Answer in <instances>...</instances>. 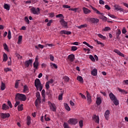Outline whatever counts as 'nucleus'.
<instances>
[{
	"mask_svg": "<svg viewBox=\"0 0 128 128\" xmlns=\"http://www.w3.org/2000/svg\"><path fill=\"white\" fill-rule=\"evenodd\" d=\"M96 104H98V106H100V104H102V98H97Z\"/></svg>",
	"mask_w": 128,
	"mask_h": 128,
	"instance_id": "nucleus-22",
	"label": "nucleus"
},
{
	"mask_svg": "<svg viewBox=\"0 0 128 128\" xmlns=\"http://www.w3.org/2000/svg\"><path fill=\"white\" fill-rule=\"evenodd\" d=\"M86 98L88 104H90L92 102V96H90V92L88 91H86Z\"/></svg>",
	"mask_w": 128,
	"mask_h": 128,
	"instance_id": "nucleus-7",
	"label": "nucleus"
},
{
	"mask_svg": "<svg viewBox=\"0 0 128 128\" xmlns=\"http://www.w3.org/2000/svg\"><path fill=\"white\" fill-rule=\"evenodd\" d=\"M114 8L116 10H120V12H122V10H124L122 8H120V6L118 4L114 5Z\"/></svg>",
	"mask_w": 128,
	"mask_h": 128,
	"instance_id": "nucleus-18",
	"label": "nucleus"
},
{
	"mask_svg": "<svg viewBox=\"0 0 128 128\" xmlns=\"http://www.w3.org/2000/svg\"><path fill=\"white\" fill-rule=\"evenodd\" d=\"M34 86H35L36 90H38V88H40V86H42V83L40 82V79L36 78L35 80Z\"/></svg>",
	"mask_w": 128,
	"mask_h": 128,
	"instance_id": "nucleus-5",
	"label": "nucleus"
},
{
	"mask_svg": "<svg viewBox=\"0 0 128 128\" xmlns=\"http://www.w3.org/2000/svg\"><path fill=\"white\" fill-rule=\"evenodd\" d=\"M50 60L54 62V57L53 56H52V54L50 55Z\"/></svg>",
	"mask_w": 128,
	"mask_h": 128,
	"instance_id": "nucleus-60",
	"label": "nucleus"
},
{
	"mask_svg": "<svg viewBox=\"0 0 128 128\" xmlns=\"http://www.w3.org/2000/svg\"><path fill=\"white\" fill-rule=\"evenodd\" d=\"M60 22L64 28H68V22H66L64 21V20L62 19L60 20Z\"/></svg>",
	"mask_w": 128,
	"mask_h": 128,
	"instance_id": "nucleus-8",
	"label": "nucleus"
},
{
	"mask_svg": "<svg viewBox=\"0 0 128 128\" xmlns=\"http://www.w3.org/2000/svg\"><path fill=\"white\" fill-rule=\"evenodd\" d=\"M89 20L91 22V24H98L100 22V20L98 19L97 18H90Z\"/></svg>",
	"mask_w": 128,
	"mask_h": 128,
	"instance_id": "nucleus-6",
	"label": "nucleus"
},
{
	"mask_svg": "<svg viewBox=\"0 0 128 128\" xmlns=\"http://www.w3.org/2000/svg\"><path fill=\"white\" fill-rule=\"evenodd\" d=\"M36 100H38V102H40V92H38L36 93Z\"/></svg>",
	"mask_w": 128,
	"mask_h": 128,
	"instance_id": "nucleus-21",
	"label": "nucleus"
},
{
	"mask_svg": "<svg viewBox=\"0 0 128 128\" xmlns=\"http://www.w3.org/2000/svg\"><path fill=\"white\" fill-rule=\"evenodd\" d=\"M104 32H108V30H110V28L106 26L105 28L103 30Z\"/></svg>",
	"mask_w": 128,
	"mask_h": 128,
	"instance_id": "nucleus-46",
	"label": "nucleus"
},
{
	"mask_svg": "<svg viewBox=\"0 0 128 128\" xmlns=\"http://www.w3.org/2000/svg\"><path fill=\"white\" fill-rule=\"evenodd\" d=\"M95 42H96L98 44H101V46H104V43H102V42L98 41V40H96Z\"/></svg>",
	"mask_w": 128,
	"mask_h": 128,
	"instance_id": "nucleus-40",
	"label": "nucleus"
},
{
	"mask_svg": "<svg viewBox=\"0 0 128 128\" xmlns=\"http://www.w3.org/2000/svg\"><path fill=\"white\" fill-rule=\"evenodd\" d=\"M98 36L99 38H102V40H106V36L102 35V34H98Z\"/></svg>",
	"mask_w": 128,
	"mask_h": 128,
	"instance_id": "nucleus-42",
	"label": "nucleus"
},
{
	"mask_svg": "<svg viewBox=\"0 0 128 128\" xmlns=\"http://www.w3.org/2000/svg\"><path fill=\"white\" fill-rule=\"evenodd\" d=\"M76 80H78V82H81V84L84 83V78H82V76H77Z\"/></svg>",
	"mask_w": 128,
	"mask_h": 128,
	"instance_id": "nucleus-23",
	"label": "nucleus"
},
{
	"mask_svg": "<svg viewBox=\"0 0 128 128\" xmlns=\"http://www.w3.org/2000/svg\"><path fill=\"white\" fill-rule=\"evenodd\" d=\"M79 94L81 96V98H83V100H86V96L84 95L82 93H80Z\"/></svg>",
	"mask_w": 128,
	"mask_h": 128,
	"instance_id": "nucleus-50",
	"label": "nucleus"
},
{
	"mask_svg": "<svg viewBox=\"0 0 128 128\" xmlns=\"http://www.w3.org/2000/svg\"><path fill=\"white\" fill-rule=\"evenodd\" d=\"M18 82H20V80H16L15 83V88H18Z\"/></svg>",
	"mask_w": 128,
	"mask_h": 128,
	"instance_id": "nucleus-45",
	"label": "nucleus"
},
{
	"mask_svg": "<svg viewBox=\"0 0 128 128\" xmlns=\"http://www.w3.org/2000/svg\"><path fill=\"white\" fill-rule=\"evenodd\" d=\"M110 110H106L104 114V118L106 120H108V116H110Z\"/></svg>",
	"mask_w": 128,
	"mask_h": 128,
	"instance_id": "nucleus-14",
	"label": "nucleus"
},
{
	"mask_svg": "<svg viewBox=\"0 0 128 128\" xmlns=\"http://www.w3.org/2000/svg\"><path fill=\"white\" fill-rule=\"evenodd\" d=\"M24 20L26 22L27 24H30V20H28V16H25L24 18Z\"/></svg>",
	"mask_w": 128,
	"mask_h": 128,
	"instance_id": "nucleus-37",
	"label": "nucleus"
},
{
	"mask_svg": "<svg viewBox=\"0 0 128 128\" xmlns=\"http://www.w3.org/2000/svg\"><path fill=\"white\" fill-rule=\"evenodd\" d=\"M52 20H50L46 24L47 26H50V25L52 24Z\"/></svg>",
	"mask_w": 128,
	"mask_h": 128,
	"instance_id": "nucleus-55",
	"label": "nucleus"
},
{
	"mask_svg": "<svg viewBox=\"0 0 128 128\" xmlns=\"http://www.w3.org/2000/svg\"><path fill=\"white\" fill-rule=\"evenodd\" d=\"M50 109L52 112H56V104H51L50 106Z\"/></svg>",
	"mask_w": 128,
	"mask_h": 128,
	"instance_id": "nucleus-17",
	"label": "nucleus"
},
{
	"mask_svg": "<svg viewBox=\"0 0 128 128\" xmlns=\"http://www.w3.org/2000/svg\"><path fill=\"white\" fill-rule=\"evenodd\" d=\"M30 12L32 14H36L37 16L40 14V8H36L32 7L30 10Z\"/></svg>",
	"mask_w": 128,
	"mask_h": 128,
	"instance_id": "nucleus-3",
	"label": "nucleus"
},
{
	"mask_svg": "<svg viewBox=\"0 0 128 128\" xmlns=\"http://www.w3.org/2000/svg\"><path fill=\"white\" fill-rule=\"evenodd\" d=\"M24 104H21L20 106H18V110L19 112H22V110H24Z\"/></svg>",
	"mask_w": 128,
	"mask_h": 128,
	"instance_id": "nucleus-31",
	"label": "nucleus"
},
{
	"mask_svg": "<svg viewBox=\"0 0 128 128\" xmlns=\"http://www.w3.org/2000/svg\"><path fill=\"white\" fill-rule=\"evenodd\" d=\"M44 120L46 122H48V120H50V118L48 117H46V115L44 116Z\"/></svg>",
	"mask_w": 128,
	"mask_h": 128,
	"instance_id": "nucleus-56",
	"label": "nucleus"
},
{
	"mask_svg": "<svg viewBox=\"0 0 128 128\" xmlns=\"http://www.w3.org/2000/svg\"><path fill=\"white\" fill-rule=\"evenodd\" d=\"M8 104L10 108H12V102H10V101H8Z\"/></svg>",
	"mask_w": 128,
	"mask_h": 128,
	"instance_id": "nucleus-61",
	"label": "nucleus"
},
{
	"mask_svg": "<svg viewBox=\"0 0 128 128\" xmlns=\"http://www.w3.org/2000/svg\"><path fill=\"white\" fill-rule=\"evenodd\" d=\"M49 15L50 18H54V13H50Z\"/></svg>",
	"mask_w": 128,
	"mask_h": 128,
	"instance_id": "nucleus-64",
	"label": "nucleus"
},
{
	"mask_svg": "<svg viewBox=\"0 0 128 128\" xmlns=\"http://www.w3.org/2000/svg\"><path fill=\"white\" fill-rule=\"evenodd\" d=\"M114 52L116 54H118V56H122V58H124V54L122 53L120 50H118V49L114 50Z\"/></svg>",
	"mask_w": 128,
	"mask_h": 128,
	"instance_id": "nucleus-11",
	"label": "nucleus"
},
{
	"mask_svg": "<svg viewBox=\"0 0 128 128\" xmlns=\"http://www.w3.org/2000/svg\"><path fill=\"white\" fill-rule=\"evenodd\" d=\"M4 70L6 72H10V70H12L8 68H4Z\"/></svg>",
	"mask_w": 128,
	"mask_h": 128,
	"instance_id": "nucleus-54",
	"label": "nucleus"
},
{
	"mask_svg": "<svg viewBox=\"0 0 128 128\" xmlns=\"http://www.w3.org/2000/svg\"><path fill=\"white\" fill-rule=\"evenodd\" d=\"M109 96L110 99L111 100H112V102H113L114 104H115V106H118L119 104L118 100L114 94L112 92H110L109 94Z\"/></svg>",
	"mask_w": 128,
	"mask_h": 128,
	"instance_id": "nucleus-2",
	"label": "nucleus"
},
{
	"mask_svg": "<svg viewBox=\"0 0 128 128\" xmlns=\"http://www.w3.org/2000/svg\"><path fill=\"white\" fill-rule=\"evenodd\" d=\"M63 126L64 128H70V126H68V123L64 122Z\"/></svg>",
	"mask_w": 128,
	"mask_h": 128,
	"instance_id": "nucleus-49",
	"label": "nucleus"
},
{
	"mask_svg": "<svg viewBox=\"0 0 128 128\" xmlns=\"http://www.w3.org/2000/svg\"><path fill=\"white\" fill-rule=\"evenodd\" d=\"M26 90H28V87L26 85L24 86V92H26Z\"/></svg>",
	"mask_w": 128,
	"mask_h": 128,
	"instance_id": "nucleus-44",
	"label": "nucleus"
},
{
	"mask_svg": "<svg viewBox=\"0 0 128 128\" xmlns=\"http://www.w3.org/2000/svg\"><path fill=\"white\" fill-rule=\"evenodd\" d=\"M33 66L34 68H36V70L38 69V63L34 62Z\"/></svg>",
	"mask_w": 128,
	"mask_h": 128,
	"instance_id": "nucleus-43",
	"label": "nucleus"
},
{
	"mask_svg": "<svg viewBox=\"0 0 128 128\" xmlns=\"http://www.w3.org/2000/svg\"><path fill=\"white\" fill-rule=\"evenodd\" d=\"M45 86H46V90H48L50 88V84L46 82V84Z\"/></svg>",
	"mask_w": 128,
	"mask_h": 128,
	"instance_id": "nucleus-48",
	"label": "nucleus"
},
{
	"mask_svg": "<svg viewBox=\"0 0 128 128\" xmlns=\"http://www.w3.org/2000/svg\"><path fill=\"white\" fill-rule=\"evenodd\" d=\"M99 4H104V2L102 0H99Z\"/></svg>",
	"mask_w": 128,
	"mask_h": 128,
	"instance_id": "nucleus-62",
	"label": "nucleus"
},
{
	"mask_svg": "<svg viewBox=\"0 0 128 128\" xmlns=\"http://www.w3.org/2000/svg\"><path fill=\"white\" fill-rule=\"evenodd\" d=\"M32 64V60L30 59L28 60H27L25 62L24 65L26 66V68H28L30 66V64Z\"/></svg>",
	"mask_w": 128,
	"mask_h": 128,
	"instance_id": "nucleus-12",
	"label": "nucleus"
},
{
	"mask_svg": "<svg viewBox=\"0 0 128 128\" xmlns=\"http://www.w3.org/2000/svg\"><path fill=\"white\" fill-rule=\"evenodd\" d=\"M46 90H42V96L44 98V100L46 98Z\"/></svg>",
	"mask_w": 128,
	"mask_h": 128,
	"instance_id": "nucleus-33",
	"label": "nucleus"
},
{
	"mask_svg": "<svg viewBox=\"0 0 128 128\" xmlns=\"http://www.w3.org/2000/svg\"><path fill=\"white\" fill-rule=\"evenodd\" d=\"M64 106L66 110H68V112H70V106H68V104H64Z\"/></svg>",
	"mask_w": 128,
	"mask_h": 128,
	"instance_id": "nucleus-30",
	"label": "nucleus"
},
{
	"mask_svg": "<svg viewBox=\"0 0 128 128\" xmlns=\"http://www.w3.org/2000/svg\"><path fill=\"white\" fill-rule=\"evenodd\" d=\"M3 46L4 48V50H5L8 52V45L6 44V43L4 44Z\"/></svg>",
	"mask_w": 128,
	"mask_h": 128,
	"instance_id": "nucleus-35",
	"label": "nucleus"
},
{
	"mask_svg": "<svg viewBox=\"0 0 128 128\" xmlns=\"http://www.w3.org/2000/svg\"><path fill=\"white\" fill-rule=\"evenodd\" d=\"M108 16H110V18H116V16H114V15H112V14H108Z\"/></svg>",
	"mask_w": 128,
	"mask_h": 128,
	"instance_id": "nucleus-58",
	"label": "nucleus"
},
{
	"mask_svg": "<svg viewBox=\"0 0 128 128\" xmlns=\"http://www.w3.org/2000/svg\"><path fill=\"white\" fill-rule=\"evenodd\" d=\"M78 122V120L74 118H70L68 122V124H71V126H76Z\"/></svg>",
	"mask_w": 128,
	"mask_h": 128,
	"instance_id": "nucleus-4",
	"label": "nucleus"
},
{
	"mask_svg": "<svg viewBox=\"0 0 128 128\" xmlns=\"http://www.w3.org/2000/svg\"><path fill=\"white\" fill-rule=\"evenodd\" d=\"M20 104V101L16 100V102L14 104V108H16V106H18V104Z\"/></svg>",
	"mask_w": 128,
	"mask_h": 128,
	"instance_id": "nucleus-53",
	"label": "nucleus"
},
{
	"mask_svg": "<svg viewBox=\"0 0 128 128\" xmlns=\"http://www.w3.org/2000/svg\"><path fill=\"white\" fill-rule=\"evenodd\" d=\"M22 36H19L18 38V44H20V42H22Z\"/></svg>",
	"mask_w": 128,
	"mask_h": 128,
	"instance_id": "nucleus-28",
	"label": "nucleus"
},
{
	"mask_svg": "<svg viewBox=\"0 0 128 128\" xmlns=\"http://www.w3.org/2000/svg\"><path fill=\"white\" fill-rule=\"evenodd\" d=\"M105 8H106V10H110V7L108 5H106Z\"/></svg>",
	"mask_w": 128,
	"mask_h": 128,
	"instance_id": "nucleus-63",
	"label": "nucleus"
},
{
	"mask_svg": "<svg viewBox=\"0 0 128 128\" xmlns=\"http://www.w3.org/2000/svg\"><path fill=\"white\" fill-rule=\"evenodd\" d=\"M4 8H5V10H10V6H8V4H4Z\"/></svg>",
	"mask_w": 128,
	"mask_h": 128,
	"instance_id": "nucleus-39",
	"label": "nucleus"
},
{
	"mask_svg": "<svg viewBox=\"0 0 128 128\" xmlns=\"http://www.w3.org/2000/svg\"><path fill=\"white\" fill-rule=\"evenodd\" d=\"M50 66H51V68H58V66H56V64H55L54 63H50Z\"/></svg>",
	"mask_w": 128,
	"mask_h": 128,
	"instance_id": "nucleus-32",
	"label": "nucleus"
},
{
	"mask_svg": "<svg viewBox=\"0 0 128 128\" xmlns=\"http://www.w3.org/2000/svg\"><path fill=\"white\" fill-rule=\"evenodd\" d=\"M68 58L70 60V62H72L74 60V55L73 54H71L68 56Z\"/></svg>",
	"mask_w": 128,
	"mask_h": 128,
	"instance_id": "nucleus-10",
	"label": "nucleus"
},
{
	"mask_svg": "<svg viewBox=\"0 0 128 128\" xmlns=\"http://www.w3.org/2000/svg\"><path fill=\"white\" fill-rule=\"evenodd\" d=\"M76 50H78V47L76 46H72V50H73L74 52Z\"/></svg>",
	"mask_w": 128,
	"mask_h": 128,
	"instance_id": "nucleus-51",
	"label": "nucleus"
},
{
	"mask_svg": "<svg viewBox=\"0 0 128 128\" xmlns=\"http://www.w3.org/2000/svg\"><path fill=\"white\" fill-rule=\"evenodd\" d=\"M62 8H70V6H68V5H63L62 6Z\"/></svg>",
	"mask_w": 128,
	"mask_h": 128,
	"instance_id": "nucleus-52",
	"label": "nucleus"
},
{
	"mask_svg": "<svg viewBox=\"0 0 128 128\" xmlns=\"http://www.w3.org/2000/svg\"><path fill=\"white\" fill-rule=\"evenodd\" d=\"M26 96L24 94L17 93L15 96V100H21V102H26Z\"/></svg>",
	"mask_w": 128,
	"mask_h": 128,
	"instance_id": "nucleus-1",
	"label": "nucleus"
},
{
	"mask_svg": "<svg viewBox=\"0 0 128 128\" xmlns=\"http://www.w3.org/2000/svg\"><path fill=\"white\" fill-rule=\"evenodd\" d=\"M122 33L124 34H126V29L125 28H123V29L122 30Z\"/></svg>",
	"mask_w": 128,
	"mask_h": 128,
	"instance_id": "nucleus-59",
	"label": "nucleus"
},
{
	"mask_svg": "<svg viewBox=\"0 0 128 128\" xmlns=\"http://www.w3.org/2000/svg\"><path fill=\"white\" fill-rule=\"evenodd\" d=\"M118 90H119L120 92H122V94H128V92L124 90L121 89L120 88H118Z\"/></svg>",
	"mask_w": 128,
	"mask_h": 128,
	"instance_id": "nucleus-27",
	"label": "nucleus"
},
{
	"mask_svg": "<svg viewBox=\"0 0 128 128\" xmlns=\"http://www.w3.org/2000/svg\"><path fill=\"white\" fill-rule=\"evenodd\" d=\"M60 34H72V32H70V31H66V30H62L60 32Z\"/></svg>",
	"mask_w": 128,
	"mask_h": 128,
	"instance_id": "nucleus-19",
	"label": "nucleus"
},
{
	"mask_svg": "<svg viewBox=\"0 0 128 128\" xmlns=\"http://www.w3.org/2000/svg\"><path fill=\"white\" fill-rule=\"evenodd\" d=\"M0 89L2 90H6V84L3 82H2L1 83Z\"/></svg>",
	"mask_w": 128,
	"mask_h": 128,
	"instance_id": "nucleus-26",
	"label": "nucleus"
},
{
	"mask_svg": "<svg viewBox=\"0 0 128 128\" xmlns=\"http://www.w3.org/2000/svg\"><path fill=\"white\" fill-rule=\"evenodd\" d=\"M79 125H80V128H82V126H84V122H82V120H80L79 122Z\"/></svg>",
	"mask_w": 128,
	"mask_h": 128,
	"instance_id": "nucleus-47",
	"label": "nucleus"
},
{
	"mask_svg": "<svg viewBox=\"0 0 128 128\" xmlns=\"http://www.w3.org/2000/svg\"><path fill=\"white\" fill-rule=\"evenodd\" d=\"M122 34V31L120 30H118V31L116 32V38L117 40H120V35Z\"/></svg>",
	"mask_w": 128,
	"mask_h": 128,
	"instance_id": "nucleus-24",
	"label": "nucleus"
},
{
	"mask_svg": "<svg viewBox=\"0 0 128 128\" xmlns=\"http://www.w3.org/2000/svg\"><path fill=\"white\" fill-rule=\"evenodd\" d=\"M83 12L85 14H90V10H88V8H86L85 7L83 8Z\"/></svg>",
	"mask_w": 128,
	"mask_h": 128,
	"instance_id": "nucleus-16",
	"label": "nucleus"
},
{
	"mask_svg": "<svg viewBox=\"0 0 128 128\" xmlns=\"http://www.w3.org/2000/svg\"><path fill=\"white\" fill-rule=\"evenodd\" d=\"M8 60V55L4 53L3 54V62H6Z\"/></svg>",
	"mask_w": 128,
	"mask_h": 128,
	"instance_id": "nucleus-29",
	"label": "nucleus"
},
{
	"mask_svg": "<svg viewBox=\"0 0 128 128\" xmlns=\"http://www.w3.org/2000/svg\"><path fill=\"white\" fill-rule=\"evenodd\" d=\"M8 40H10L12 38V32L10 30L8 32Z\"/></svg>",
	"mask_w": 128,
	"mask_h": 128,
	"instance_id": "nucleus-38",
	"label": "nucleus"
},
{
	"mask_svg": "<svg viewBox=\"0 0 128 128\" xmlns=\"http://www.w3.org/2000/svg\"><path fill=\"white\" fill-rule=\"evenodd\" d=\"M9 108L8 106L6 104H3L2 106V110H8Z\"/></svg>",
	"mask_w": 128,
	"mask_h": 128,
	"instance_id": "nucleus-25",
	"label": "nucleus"
},
{
	"mask_svg": "<svg viewBox=\"0 0 128 128\" xmlns=\"http://www.w3.org/2000/svg\"><path fill=\"white\" fill-rule=\"evenodd\" d=\"M63 79L64 80V82H70V78H68V76H64L63 78Z\"/></svg>",
	"mask_w": 128,
	"mask_h": 128,
	"instance_id": "nucleus-34",
	"label": "nucleus"
},
{
	"mask_svg": "<svg viewBox=\"0 0 128 128\" xmlns=\"http://www.w3.org/2000/svg\"><path fill=\"white\" fill-rule=\"evenodd\" d=\"M84 44H86V46H88V48H94V46L90 45V44H88V42H83Z\"/></svg>",
	"mask_w": 128,
	"mask_h": 128,
	"instance_id": "nucleus-36",
	"label": "nucleus"
},
{
	"mask_svg": "<svg viewBox=\"0 0 128 128\" xmlns=\"http://www.w3.org/2000/svg\"><path fill=\"white\" fill-rule=\"evenodd\" d=\"M10 114L2 113L0 114L2 118H10Z\"/></svg>",
	"mask_w": 128,
	"mask_h": 128,
	"instance_id": "nucleus-13",
	"label": "nucleus"
},
{
	"mask_svg": "<svg viewBox=\"0 0 128 128\" xmlns=\"http://www.w3.org/2000/svg\"><path fill=\"white\" fill-rule=\"evenodd\" d=\"M62 94H60L58 96V100H62Z\"/></svg>",
	"mask_w": 128,
	"mask_h": 128,
	"instance_id": "nucleus-57",
	"label": "nucleus"
},
{
	"mask_svg": "<svg viewBox=\"0 0 128 128\" xmlns=\"http://www.w3.org/2000/svg\"><path fill=\"white\" fill-rule=\"evenodd\" d=\"M91 74L93 76H98V70L96 68L93 69L91 72Z\"/></svg>",
	"mask_w": 128,
	"mask_h": 128,
	"instance_id": "nucleus-15",
	"label": "nucleus"
},
{
	"mask_svg": "<svg viewBox=\"0 0 128 128\" xmlns=\"http://www.w3.org/2000/svg\"><path fill=\"white\" fill-rule=\"evenodd\" d=\"M90 6L92 10H94V12L97 14H102V13H100V11H98V10L94 7L92 6Z\"/></svg>",
	"mask_w": 128,
	"mask_h": 128,
	"instance_id": "nucleus-20",
	"label": "nucleus"
},
{
	"mask_svg": "<svg viewBox=\"0 0 128 128\" xmlns=\"http://www.w3.org/2000/svg\"><path fill=\"white\" fill-rule=\"evenodd\" d=\"M92 118L96 124H100V118L96 115H94Z\"/></svg>",
	"mask_w": 128,
	"mask_h": 128,
	"instance_id": "nucleus-9",
	"label": "nucleus"
},
{
	"mask_svg": "<svg viewBox=\"0 0 128 128\" xmlns=\"http://www.w3.org/2000/svg\"><path fill=\"white\" fill-rule=\"evenodd\" d=\"M89 58L91 60L92 62H96V59H94V57L92 55H90Z\"/></svg>",
	"mask_w": 128,
	"mask_h": 128,
	"instance_id": "nucleus-41",
	"label": "nucleus"
}]
</instances>
